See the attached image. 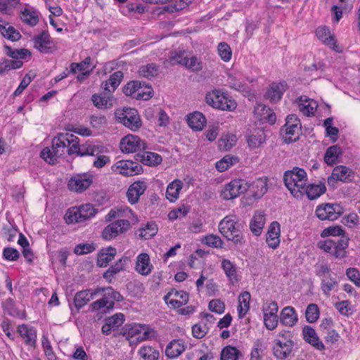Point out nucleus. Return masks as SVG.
I'll return each mask as SVG.
<instances>
[{
  "mask_svg": "<svg viewBox=\"0 0 360 360\" xmlns=\"http://www.w3.org/2000/svg\"><path fill=\"white\" fill-rule=\"evenodd\" d=\"M267 179L260 178L252 182V184H249L248 191H250L255 197L260 198L267 191Z\"/></svg>",
  "mask_w": 360,
  "mask_h": 360,
  "instance_id": "nucleus-48",
  "label": "nucleus"
},
{
  "mask_svg": "<svg viewBox=\"0 0 360 360\" xmlns=\"http://www.w3.org/2000/svg\"><path fill=\"white\" fill-rule=\"evenodd\" d=\"M245 139L248 148L255 150L265 143L266 135L262 128H252L248 130Z\"/></svg>",
  "mask_w": 360,
  "mask_h": 360,
  "instance_id": "nucleus-19",
  "label": "nucleus"
},
{
  "mask_svg": "<svg viewBox=\"0 0 360 360\" xmlns=\"http://www.w3.org/2000/svg\"><path fill=\"white\" fill-rule=\"evenodd\" d=\"M120 150L124 153H134L146 148V143L139 136L129 134L120 140Z\"/></svg>",
  "mask_w": 360,
  "mask_h": 360,
  "instance_id": "nucleus-13",
  "label": "nucleus"
},
{
  "mask_svg": "<svg viewBox=\"0 0 360 360\" xmlns=\"http://www.w3.org/2000/svg\"><path fill=\"white\" fill-rule=\"evenodd\" d=\"M218 54L224 62H229L232 57V51L229 45L226 42H221L217 47Z\"/></svg>",
  "mask_w": 360,
  "mask_h": 360,
  "instance_id": "nucleus-64",
  "label": "nucleus"
},
{
  "mask_svg": "<svg viewBox=\"0 0 360 360\" xmlns=\"http://www.w3.org/2000/svg\"><path fill=\"white\" fill-rule=\"evenodd\" d=\"M239 158L236 155L228 154L215 163V167L219 172L227 171L239 162Z\"/></svg>",
  "mask_w": 360,
  "mask_h": 360,
  "instance_id": "nucleus-45",
  "label": "nucleus"
},
{
  "mask_svg": "<svg viewBox=\"0 0 360 360\" xmlns=\"http://www.w3.org/2000/svg\"><path fill=\"white\" fill-rule=\"evenodd\" d=\"M94 105L98 108H110L113 105L114 98L105 93L94 94L91 97Z\"/></svg>",
  "mask_w": 360,
  "mask_h": 360,
  "instance_id": "nucleus-51",
  "label": "nucleus"
},
{
  "mask_svg": "<svg viewBox=\"0 0 360 360\" xmlns=\"http://www.w3.org/2000/svg\"><path fill=\"white\" fill-rule=\"evenodd\" d=\"M122 77L123 75L122 72H115L112 75H110V79L105 83V90L109 92L115 91V89L120 85Z\"/></svg>",
  "mask_w": 360,
  "mask_h": 360,
  "instance_id": "nucleus-56",
  "label": "nucleus"
},
{
  "mask_svg": "<svg viewBox=\"0 0 360 360\" xmlns=\"http://www.w3.org/2000/svg\"><path fill=\"white\" fill-rule=\"evenodd\" d=\"M288 89L285 82H274L267 87L264 97L271 103L278 102Z\"/></svg>",
  "mask_w": 360,
  "mask_h": 360,
  "instance_id": "nucleus-25",
  "label": "nucleus"
},
{
  "mask_svg": "<svg viewBox=\"0 0 360 360\" xmlns=\"http://www.w3.org/2000/svg\"><path fill=\"white\" fill-rule=\"evenodd\" d=\"M262 320L265 328L269 330H275L278 325V305L276 302L266 300L262 305Z\"/></svg>",
  "mask_w": 360,
  "mask_h": 360,
  "instance_id": "nucleus-11",
  "label": "nucleus"
},
{
  "mask_svg": "<svg viewBox=\"0 0 360 360\" xmlns=\"http://www.w3.org/2000/svg\"><path fill=\"white\" fill-rule=\"evenodd\" d=\"M138 354L143 360H158L160 356L158 350L149 345L141 346Z\"/></svg>",
  "mask_w": 360,
  "mask_h": 360,
  "instance_id": "nucleus-54",
  "label": "nucleus"
},
{
  "mask_svg": "<svg viewBox=\"0 0 360 360\" xmlns=\"http://www.w3.org/2000/svg\"><path fill=\"white\" fill-rule=\"evenodd\" d=\"M333 118L328 117L324 120L323 127L326 131V136L334 143L338 139L339 130L337 127H334Z\"/></svg>",
  "mask_w": 360,
  "mask_h": 360,
  "instance_id": "nucleus-55",
  "label": "nucleus"
},
{
  "mask_svg": "<svg viewBox=\"0 0 360 360\" xmlns=\"http://www.w3.org/2000/svg\"><path fill=\"white\" fill-rule=\"evenodd\" d=\"M102 288L95 289H87L77 292L75 297V304L77 307H82L91 300L101 293Z\"/></svg>",
  "mask_w": 360,
  "mask_h": 360,
  "instance_id": "nucleus-36",
  "label": "nucleus"
},
{
  "mask_svg": "<svg viewBox=\"0 0 360 360\" xmlns=\"http://www.w3.org/2000/svg\"><path fill=\"white\" fill-rule=\"evenodd\" d=\"M153 96V90L150 86L140 83V88L138 89L134 98L137 100L148 101Z\"/></svg>",
  "mask_w": 360,
  "mask_h": 360,
  "instance_id": "nucleus-58",
  "label": "nucleus"
},
{
  "mask_svg": "<svg viewBox=\"0 0 360 360\" xmlns=\"http://www.w3.org/2000/svg\"><path fill=\"white\" fill-rule=\"evenodd\" d=\"M139 236L143 239H150L158 232L157 225L154 223H148L143 228L139 231Z\"/></svg>",
  "mask_w": 360,
  "mask_h": 360,
  "instance_id": "nucleus-62",
  "label": "nucleus"
},
{
  "mask_svg": "<svg viewBox=\"0 0 360 360\" xmlns=\"http://www.w3.org/2000/svg\"><path fill=\"white\" fill-rule=\"evenodd\" d=\"M343 213L342 207L336 203H323L319 205L315 210L316 216L321 221L337 219Z\"/></svg>",
  "mask_w": 360,
  "mask_h": 360,
  "instance_id": "nucleus-15",
  "label": "nucleus"
},
{
  "mask_svg": "<svg viewBox=\"0 0 360 360\" xmlns=\"http://www.w3.org/2000/svg\"><path fill=\"white\" fill-rule=\"evenodd\" d=\"M296 103L300 111L307 117L314 116L318 108V103L316 101L305 96H300L296 101Z\"/></svg>",
  "mask_w": 360,
  "mask_h": 360,
  "instance_id": "nucleus-30",
  "label": "nucleus"
},
{
  "mask_svg": "<svg viewBox=\"0 0 360 360\" xmlns=\"http://www.w3.org/2000/svg\"><path fill=\"white\" fill-rule=\"evenodd\" d=\"M205 102L213 108L230 112L236 109L238 105L236 101L227 92L217 89L206 94Z\"/></svg>",
  "mask_w": 360,
  "mask_h": 360,
  "instance_id": "nucleus-3",
  "label": "nucleus"
},
{
  "mask_svg": "<svg viewBox=\"0 0 360 360\" xmlns=\"http://www.w3.org/2000/svg\"><path fill=\"white\" fill-rule=\"evenodd\" d=\"M18 332L27 345H34L37 339V332L35 329L25 324L18 326Z\"/></svg>",
  "mask_w": 360,
  "mask_h": 360,
  "instance_id": "nucleus-46",
  "label": "nucleus"
},
{
  "mask_svg": "<svg viewBox=\"0 0 360 360\" xmlns=\"http://www.w3.org/2000/svg\"><path fill=\"white\" fill-rule=\"evenodd\" d=\"M95 65L92 64L90 57H86L81 63H72L70 66V72L73 74L79 73L77 78L79 81H84L94 70Z\"/></svg>",
  "mask_w": 360,
  "mask_h": 360,
  "instance_id": "nucleus-23",
  "label": "nucleus"
},
{
  "mask_svg": "<svg viewBox=\"0 0 360 360\" xmlns=\"http://www.w3.org/2000/svg\"><path fill=\"white\" fill-rule=\"evenodd\" d=\"M251 295L248 291L241 292L238 297L237 311L239 319L243 318L250 310Z\"/></svg>",
  "mask_w": 360,
  "mask_h": 360,
  "instance_id": "nucleus-43",
  "label": "nucleus"
},
{
  "mask_svg": "<svg viewBox=\"0 0 360 360\" xmlns=\"http://www.w3.org/2000/svg\"><path fill=\"white\" fill-rule=\"evenodd\" d=\"M115 117L118 123L123 124L132 131H137L142 127V120L136 109L120 108L115 110Z\"/></svg>",
  "mask_w": 360,
  "mask_h": 360,
  "instance_id": "nucleus-8",
  "label": "nucleus"
},
{
  "mask_svg": "<svg viewBox=\"0 0 360 360\" xmlns=\"http://www.w3.org/2000/svg\"><path fill=\"white\" fill-rule=\"evenodd\" d=\"M34 46L40 52L49 53L52 51L53 48V43L50 39L48 32H42L39 35L34 37L33 39Z\"/></svg>",
  "mask_w": 360,
  "mask_h": 360,
  "instance_id": "nucleus-34",
  "label": "nucleus"
},
{
  "mask_svg": "<svg viewBox=\"0 0 360 360\" xmlns=\"http://www.w3.org/2000/svg\"><path fill=\"white\" fill-rule=\"evenodd\" d=\"M354 176V172L352 169L344 165H338L333 169L331 175L328 178V183L329 185H334L337 181L350 182Z\"/></svg>",
  "mask_w": 360,
  "mask_h": 360,
  "instance_id": "nucleus-20",
  "label": "nucleus"
},
{
  "mask_svg": "<svg viewBox=\"0 0 360 360\" xmlns=\"http://www.w3.org/2000/svg\"><path fill=\"white\" fill-rule=\"evenodd\" d=\"M302 338L305 342L319 351L325 349V345L319 338L316 330L309 326H305L302 331Z\"/></svg>",
  "mask_w": 360,
  "mask_h": 360,
  "instance_id": "nucleus-29",
  "label": "nucleus"
},
{
  "mask_svg": "<svg viewBox=\"0 0 360 360\" xmlns=\"http://www.w3.org/2000/svg\"><path fill=\"white\" fill-rule=\"evenodd\" d=\"M317 38L326 46L335 52L341 53L342 47L338 44L335 34L326 26H320L315 31Z\"/></svg>",
  "mask_w": 360,
  "mask_h": 360,
  "instance_id": "nucleus-18",
  "label": "nucleus"
},
{
  "mask_svg": "<svg viewBox=\"0 0 360 360\" xmlns=\"http://www.w3.org/2000/svg\"><path fill=\"white\" fill-rule=\"evenodd\" d=\"M109 154L110 150L107 146L103 144L100 146L98 151H96L93 156L94 157V160L92 162L93 167L96 169H101L109 165L111 161Z\"/></svg>",
  "mask_w": 360,
  "mask_h": 360,
  "instance_id": "nucleus-32",
  "label": "nucleus"
},
{
  "mask_svg": "<svg viewBox=\"0 0 360 360\" xmlns=\"http://www.w3.org/2000/svg\"><path fill=\"white\" fill-rule=\"evenodd\" d=\"M153 330L148 325L132 323L124 326L123 335L130 345H136L138 343L149 340Z\"/></svg>",
  "mask_w": 360,
  "mask_h": 360,
  "instance_id": "nucleus-7",
  "label": "nucleus"
},
{
  "mask_svg": "<svg viewBox=\"0 0 360 360\" xmlns=\"http://www.w3.org/2000/svg\"><path fill=\"white\" fill-rule=\"evenodd\" d=\"M226 75L227 83L230 88L242 93L250 91V83L252 81L245 79L241 72L231 70L227 72Z\"/></svg>",
  "mask_w": 360,
  "mask_h": 360,
  "instance_id": "nucleus-16",
  "label": "nucleus"
},
{
  "mask_svg": "<svg viewBox=\"0 0 360 360\" xmlns=\"http://www.w3.org/2000/svg\"><path fill=\"white\" fill-rule=\"evenodd\" d=\"M255 117L263 123L274 124L276 121V115L269 106L257 103L254 108Z\"/></svg>",
  "mask_w": 360,
  "mask_h": 360,
  "instance_id": "nucleus-27",
  "label": "nucleus"
},
{
  "mask_svg": "<svg viewBox=\"0 0 360 360\" xmlns=\"http://www.w3.org/2000/svg\"><path fill=\"white\" fill-rule=\"evenodd\" d=\"M301 129L300 121L295 115H290L286 118V122L282 131L286 142H292L298 139Z\"/></svg>",
  "mask_w": 360,
  "mask_h": 360,
  "instance_id": "nucleus-17",
  "label": "nucleus"
},
{
  "mask_svg": "<svg viewBox=\"0 0 360 360\" xmlns=\"http://www.w3.org/2000/svg\"><path fill=\"white\" fill-rule=\"evenodd\" d=\"M188 126L194 131H202L207 123L205 115L198 112L195 111L187 115L186 118Z\"/></svg>",
  "mask_w": 360,
  "mask_h": 360,
  "instance_id": "nucleus-40",
  "label": "nucleus"
},
{
  "mask_svg": "<svg viewBox=\"0 0 360 360\" xmlns=\"http://www.w3.org/2000/svg\"><path fill=\"white\" fill-rule=\"evenodd\" d=\"M238 138L233 133L223 134L218 140V148L220 150L227 151L231 150L237 143Z\"/></svg>",
  "mask_w": 360,
  "mask_h": 360,
  "instance_id": "nucleus-50",
  "label": "nucleus"
},
{
  "mask_svg": "<svg viewBox=\"0 0 360 360\" xmlns=\"http://www.w3.org/2000/svg\"><path fill=\"white\" fill-rule=\"evenodd\" d=\"M186 57L185 56V51L183 49H179L173 51L170 53L169 58L167 63L172 65L176 64L184 65Z\"/></svg>",
  "mask_w": 360,
  "mask_h": 360,
  "instance_id": "nucleus-61",
  "label": "nucleus"
},
{
  "mask_svg": "<svg viewBox=\"0 0 360 360\" xmlns=\"http://www.w3.org/2000/svg\"><path fill=\"white\" fill-rule=\"evenodd\" d=\"M116 255L117 250L112 246L101 248L97 253V266L99 267H106L115 259Z\"/></svg>",
  "mask_w": 360,
  "mask_h": 360,
  "instance_id": "nucleus-33",
  "label": "nucleus"
},
{
  "mask_svg": "<svg viewBox=\"0 0 360 360\" xmlns=\"http://www.w3.org/2000/svg\"><path fill=\"white\" fill-rule=\"evenodd\" d=\"M265 223L266 218L264 213L261 211L255 212L250 222V231L255 236H260L262 233Z\"/></svg>",
  "mask_w": 360,
  "mask_h": 360,
  "instance_id": "nucleus-41",
  "label": "nucleus"
},
{
  "mask_svg": "<svg viewBox=\"0 0 360 360\" xmlns=\"http://www.w3.org/2000/svg\"><path fill=\"white\" fill-rule=\"evenodd\" d=\"M103 144L100 143H86L85 144L79 146L77 143V140L70 148V150L72 152H76L80 156H94L96 152L98 151L100 146Z\"/></svg>",
  "mask_w": 360,
  "mask_h": 360,
  "instance_id": "nucleus-35",
  "label": "nucleus"
},
{
  "mask_svg": "<svg viewBox=\"0 0 360 360\" xmlns=\"http://www.w3.org/2000/svg\"><path fill=\"white\" fill-rule=\"evenodd\" d=\"M221 267L231 283L238 282L237 267L233 262L227 259H222L221 261Z\"/></svg>",
  "mask_w": 360,
  "mask_h": 360,
  "instance_id": "nucleus-44",
  "label": "nucleus"
},
{
  "mask_svg": "<svg viewBox=\"0 0 360 360\" xmlns=\"http://www.w3.org/2000/svg\"><path fill=\"white\" fill-rule=\"evenodd\" d=\"M342 154V148L335 145L329 147L325 153L324 161L328 165H333L339 161Z\"/></svg>",
  "mask_w": 360,
  "mask_h": 360,
  "instance_id": "nucleus-53",
  "label": "nucleus"
},
{
  "mask_svg": "<svg viewBox=\"0 0 360 360\" xmlns=\"http://www.w3.org/2000/svg\"><path fill=\"white\" fill-rule=\"evenodd\" d=\"M148 185L144 181H136L128 188L126 193L127 200L129 204L134 205L137 203L140 197L145 193Z\"/></svg>",
  "mask_w": 360,
  "mask_h": 360,
  "instance_id": "nucleus-26",
  "label": "nucleus"
},
{
  "mask_svg": "<svg viewBox=\"0 0 360 360\" xmlns=\"http://www.w3.org/2000/svg\"><path fill=\"white\" fill-rule=\"evenodd\" d=\"M349 245V240L347 238H341L335 240L333 245V250L330 255L335 258L342 259L347 256V249Z\"/></svg>",
  "mask_w": 360,
  "mask_h": 360,
  "instance_id": "nucleus-49",
  "label": "nucleus"
},
{
  "mask_svg": "<svg viewBox=\"0 0 360 360\" xmlns=\"http://www.w3.org/2000/svg\"><path fill=\"white\" fill-rule=\"evenodd\" d=\"M20 19L28 25H36L39 20V13L34 7L27 5L20 11Z\"/></svg>",
  "mask_w": 360,
  "mask_h": 360,
  "instance_id": "nucleus-39",
  "label": "nucleus"
},
{
  "mask_svg": "<svg viewBox=\"0 0 360 360\" xmlns=\"http://www.w3.org/2000/svg\"><path fill=\"white\" fill-rule=\"evenodd\" d=\"M134 270L138 274L143 276H148L152 274L154 266L147 252H141L136 257Z\"/></svg>",
  "mask_w": 360,
  "mask_h": 360,
  "instance_id": "nucleus-22",
  "label": "nucleus"
},
{
  "mask_svg": "<svg viewBox=\"0 0 360 360\" xmlns=\"http://www.w3.org/2000/svg\"><path fill=\"white\" fill-rule=\"evenodd\" d=\"M219 230L225 238L234 243L242 242L241 227L236 215H228L223 218L219 224Z\"/></svg>",
  "mask_w": 360,
  "mask_h": 360,
  "instance_id": "nucleus-6",
  "label": "nucleus"
},
{
  "mask_svg": "<svg viewBox=\"0 0 360 360\" xmlns=\"http://www.w3.org/2000/svg\"><path fill=\"white\" fill-rule=\"evenodd\" d=\"M76 140H78V138L70 133H60L53 139L52 150L60 157L63 154L65 148L70 144L72 146Z\"/></svg>",
  "mask_w": 360,
  "mask_h": 360,
  "instance_id": "nucleus-21",
  "label": "nucleus"
},
{
  "mask_svg": "<svg viewBox=\"0 0 360 360\" xmlns=\"http://www.w3.org/2000/svg\"><path fill=\"white\" fill-rule=\"evenodd\" d=\"M294 346L291 333L282 330L278 333L274 340L273 354L278 359H285L291 356Z\"/></svg>",
  "mask_w": 360,
  "mask_h": 360,
  "instance_id": "nucleus-4",
  "label": "nucleus"
},
{
  "mask_svg": "<svg viewBox=\"0 0 360 360\" xmlns=\"http://www.w3.org/2000/svg\"><path fill=\"white\" fill-rule=\"evenodd\" d=\"M319 309L316 304H309L305 311L306 320L309 323H315L319 318Z\"/></svg>",
  "mask_w": 360,
  "mask_h": 360,
  "instance_id": "nucleus-59",
  "label": "nucleus"
},
{
  "mask_svg": "<svg viewBox=\"0 0 360 360\" xmlns=\"http://www.w3.org/2000/svg\"><path fill=\"white\" fill-rule=\"evenodd\" d=\"M94 174L91 172H84L73 175L68 182V188L70 191L82 193L91 185Z\"/></svg>",
  "mask_w": 360,
  "mask_h": 360,
  "instance_id": "nucleus-12",
  "label": "nucleus"
},
{
  "mask_svg": "<svg viewBox=\"0 0 360 360\" xmlns=\"http://www.w3.org/2000/svg\"><path fill=\"white\" fill-rule=\"evenodd\" d=\"M0 33L6 39L15 41H18L21 35L18 31L11 26L8 22L4 21L0 18Z\"/></svg>",
  "mask_w": 360,
  "mask_h": 360,
  "instance_id": "nucleus-52",
  "label": "nucleus"
},
{
  "mask_svg": "<svg viewBox=\"0 0 360 360\" xmlns=\"http://www.w3.org/2000/svg\"><path fill=\"white\" fill-rule=\"evenodd\" d=\"M98 210L91 203L82 204L69 208L65 214L64 219L68 224L84 222L95 217Z\"/></svg>",
  "mask_w": 360,
  "mask_h": 360,
  "instance_id": "nucleus-5",
  "label": "nucleus"
},
{
  "mask_svg": "<svg viewBox=\"0 0 360 360\" xmlns=\"http://www.w3.org/2000/svg\"><path fill=\"white\" fill-rule=\"evenodd\" d=\"M110 223L102 231V238L111 240L118 235L127 232L139 222L137 214L127 205H118L112 207L105 217V221Z\"/></svg>",
  "mask_w": 360,
  "mask_h": 360,
  "instance_id": "nucleus-1",
  "label": "nucleus"
},
{
  "mask_svg": "<svg viewBox=\"0 0 360 360\" xmlns=\"http://www.w3.org/2000/svg\"><path fill=\"white\" fill-rule=\"evenodd\" d=\"M240 352L234 347L226 346L221 353V360H238Z\"/></svg>",
  "mask_w": 360,
  "mask_h": 360,
  "instance_id": "nucleus-63",
  "label": "nucleus"
},
{
  "mask_svg": "<svg viewBox=\"0 0 360 360\" xmlns=\"http://www.w3.org/2000/svg\"><path fill=\"white\" fill-rule=\"evenodd\" d=\"M283 180L285 186L294 198L297 199L304 198V186L308 181L307 174L304 169L296 167L286 171Z\"/></svg>",
  "mask_w": 360,
  "mask_h": 360,
  "instance_id": "nucleus-2",
  "label": "nucleus"
},
{
  "mask_svg": "<svg viewBox=\"0 0 360 360\" xmlns=\"http://www.w3.org/2000/svg\"><path fill=\"white\" fill-rule=\"evenodd\" d=\"M141 160L143 164L146 165L154 167L160 164L162 159V157L156 153L145 152L142 155Z\"/></svg>",
  "mask_w": 360,
  "mask_h": 360,
  "instance_id": "nucleus-57",
  "label": "nucleus"
},
{
  "mask_svg": "<svg viewBox=\"0 0 360 360\" xmlns=\"http://www.w3.org/2000/svg\"><path fill=\"white\" fill-rule=\"evenodd\" d=\"M184 188V183L181 180L176 179L170 182L166 189L165 197L171 202H176Z\"/></svg>",
  "mask_w": 360,
  "mask_h": 360,
  "instance_id": "nucleus-38",
  "label": "nucleus"
},
{
  "mask_svg": "<svg viewBox=\"0 0 360 360\" xmlns=\"http://www.w3.org/2000/svg\"><path fill=\"white\" fill-rule=\"evenodd\" d=\"M98 295H102L103 297L96 300L91 304L93 311H98L105 314L111 310L115 304V301H120L122 299L121 295L115 291L112 288H102V291Z\"/></svg>",
  "mask_w": 360,
  "mask_h": 360,
  "instance_id": "nucleus-9",
  "label": "nucleus"
},
{
  "mask_svg": "<svg viewBox=\"0 0 360 360\" xmlns=\"http://www.w3.org/2000/svg\"><path fill=\"white\" fill-rule=\"evenodd\" d=\"M249 188V183L242 179H234L223 185L219 191V196L224 200H230L245 193Z\"/></svg>",
  "mask_w": 360,
  "mask_h": 360,
  "instance_id": "nucleus-10",
  "label": "nucleus"
},
{
  "mask_svg": "<svg viewBox=\"0 0 360 360\" xmlns=\"http://www.w3.org/2000/svg\"><path fill=\"white\" fill-rule=\"evenodd\" d=\"M6 55L15 60L25 59L31 55L30 51L26 49H12L6 46Z\"/></svg>",
  "mask_w": 360,
  "mask_h": 360,
  "instance_id": "nucleus-60",
  "label": "nucleus"
},
{
  "mask_svg": "<svg viewBox=\"0 0 360 360\" xmlns=\"http://www.w3.org/2000/svg\"><path fill=\"white\" fill-rule=\"evenodd\" d=\"M326 191V187L323 181L309 184H307L304 186V196L306 195L309 200H315L325 193Z\"/></svg>",
  "mask_w": 360,
  "mask_h": 360,
  "instance_id": "nucleus-37",
  "label": "nucleus"
},
{
  "mask_svg": "<svg viewBox=\"0 0 360 360\" xmlns=\"http://www.w3.org/2000/svg\"><path fill=\"white\" fill-rule=\"evenodd\" d=\"M111 170L116 174L125 176L140 174L143 172L142 166L132 160H122L117 161L111 167Z\"/></svg>",
  "mask_w": 360,
  "mask_h": 360,
  "instance_id": "nucleus-14",
  "label": "nucleus"
},
{
  "mask_svg": "<svg viewBox=\"0 0 360 360\" xmlns=\"http://www.w3.org/2000/svg\"><path fill=\"white\" fill-rule=\"evenodd\" d=\"M266 243L269 248L275 250L281 243V224L278 221H272L267 229Z\"/></svg>",
  "mask_w": 360,
  "mask_h": 360,
  "instance_id": "nucleus-28",
  "label": "nucleus"
},
{
  "mask_svg": "<svg viewBox=\"0 0 360 360\" xmlns=\"http://www.w3.org/2000/svg\"><path fill=\"white\" fill-rule=\"evenodd\" d=\"M321 282V290L326 296H330L332 291H337L339 285V279L334 274L323 277Z\"/></svg>",
  "mask_w": 360,
  "mask_h": 360,
  "instance_id": "nucleus-42",
  "label": "nucleus"
},
{
  "mask_svg": "<svg viewBox=\"0 0 360 360\" xmlns=\"http://www.w3.org/2000/svg\"><path fill=\"white\" fill-rule=\"evenodd\" d=\"M186 349V345L182 340H172L165 349V354L169 358H176L181 355Z\"/></svg>",
  "mask_w": 360,
  "mask_h": 360,
  "instance_id": "nucleus-47",
  "label": "nucleus"
},
{
  "mask_svg": "<svg viewBox=\"0 0 360 360\" xmlns=\"http://www.w3.org/2000/svg\"><path fill=\"white\" fill-rule=\"evenodd\" d=\"M164 300L169 307L179 308L188 302V294L183 290L172 289L164 297Z\"/></svg>",
  "mask_w": 360,
  "mask_h": 360,
  "instance_id": "nucleus-24",
  "label": "nucleus"
},
{
  "mask_svg": "<svg viewBox=\"0 0 360 360\" xmlns=\"http://www.w3.org/2000/svg\"><path fill=\"white\" fill-rule=\"evenodd\" d=\"M279 319L283 326L291 328L297 323L298 314L294 307L287 306L282 309Z\"/></svg>",
  "mask_w": 360,
  "mask_h": 360,
  "instance_id": "nucleus-31",
  "label": "nucleus"
}]
</instances>
